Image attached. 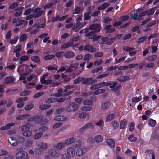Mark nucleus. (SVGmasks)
<instances>
[{"mask_svg": "<svg viewBox=\"0 0 159 159\" xmlns=\"http://www.w3.org/2000/svg\"><path fill=\"white\" fill-rule=\"evenodd\" d=\"M104 30H106V33L110 34L114 32L115 29L114 27H112V25L111 24L107 25L104 29Z\"/></svg>", "mask_w": 159, "mask_h": 159, "instance_id": "0eeeda50", "label": "nucleus"}, {"mask_svg": "<svg viewBox=\"0 0 159 159\" xmlns=\"http://www.w3.org/2000/svg\"><path fill=\"white\" fill-rule=\"evenodd\" d=\"M44 94L43 92H39L36 93L34 96L33 97L34 98H36L40 97Z\"/></svg>", "mask_w": 159, "mask_h": 159, "instance_id": "052dcab7", "label": "nucleus"}, {"mask_svg": "<svg viewBox=\"0 0 159 159\" xmlns=\"http://www.w3.org/2000/svg\"><path fill=\"white\" fill-rule=\"evenodd\" d=\"M32 132L31 130H28L24 131L22 134L24 136L26 137H30L32 134Z\"/></svg>", "mask_w": 159, "mask_h": 159, "instance_id": "c9c22d12", "label": "nucleus"}, {"mask_svg": "<svg viewBox=\"0 0 159 159\" xmlns=\"http://www.w3.org/2000/svg\"><path fill=\"white\" fill-rule=\"evenodd\" d=\"M129 79L128 76H122L118 78L117 80L120 82H124L128 80Z\"/></svg>", "mask_w": 159, "mask_h": 159, "instance_id": "2f4dec72", "label": "nucleus"}, {"mask_svg": "<svg viewBox=\"0 0 159 159\" xmlns=\"http://www.w3.org/2000/svg\"><path fill=\"white\" fill-rule=\"evenodd\" d=\"M65 143L61 142L57 143V144L54 145V147L55 148H57L59 150H61L65 146Z\"/></svg>", "mask_w": 159, "mask_h": 159, "instance_id": "a878e982", "label": "nucleus"}, {"mask_svg": "<svg viewBox=\"0 0 159 159\" xmlns=\"http://www.w3.org/2000/svg\"><path fill=\"white\" fill-rule=\"evenodd\" d=\"M126 58V57H122L118 59H117V58L115 59V64H117L120 63V62L124 61Z\"/></svg>", "mask_w": 159, "mask_h": 159, "instance_id": "a18cd8bd", "label": "nucleus"}, {"mask_svg": "<svg viewBox=\"0 0 159 159\" xmlns=\"http://www.w3.org/2000/svg\"><path fill=\"white\" fill-rule=\"evenodd\" d=\"M159 134L157 133H152L151 134V139H157L159 137Z\"/></svg>", "mask_w": 159, "mask_h": 159, "instance_id": "774afa93", "label": "nucleus"}, {"mask_svg": "<svg viewBox=\"0 0 159 159\" xmlns=\"http://www.w3.org/2000/svg\"><path fill=\"white\" fill-rule=\"evenodd\" d=\"M97 82V80H93L92 78L90 77L85 79V80L82 81L81 83L82 84H86L87 85H89L96 83Z\"/></svg>", "mask_w": 159, "mask_h": 159, "instance_id": "423d86ee", "label": "nucleus"}, {"mask_svg": "<svg viewBox=\"0 0 159 159\" xmlns=\"http://www.w3.org/2000/svg\"><path fill=\"white\" fill-rule=\"evenodd\" d=\"M98 83L100 88L104 86H108L110 85V83H107V82H102Z\"/></svg>", "mask_w": 159, "mask_h": 159, "instance_id": "09e8293b", "label": "nucleus"}, {"mask_svg": "<svg viewBox=\"0 0 159 159\" xmlns=\"http://www.w3.org/2000/svg\"><path fill=\"white\" fill-rule=\"evenodd\" d=\"M91 16H92L91 15L90 16L85 13H84V14L83 20H89L91 18Z\"/></svg>", "mask_w": 159, "mask_h": 159, "instance_id": "e2e57ef3", "label": "nucleus"}, {"mask_svg": "<svg viewBox=\"0 0 159 159\" xmlns=\"http://www.w3.org/2000/svg\"><path fill=\"white\" fill-rule=\"evenodd\" d=\"M44 11L41 10L40 8L37 7L35 8L33 11V13L35 14H32L30 15L31 18H37L40 17L43 13Z\"/></svg>", "mask_w": 159, "mask_h": 159, "instance_id": "f257e3e1", "label": "nucleus"}, {"mask_svg": "<svg viewBox=\"0 0 159 159\" xmlns=\"http://www.w3.org/2000/svg\"><path fill=\"white\" fill-rule=\"evenodd\" d=\"M103 62L102 59L96 60L94 62L93 64L95 66H98L100 65Z\"/></svg>", "mask_w": 159, "mask_h": 159, "instance_id": "13d9d810", "label": "nucleus"}, {"mask_svg": "<svg viewBox=\"0 0 159 159\" xmlns=\"http://www.w3.org/2000/svg\"><path fill=\"white\" fill-rule=\"evenodd\" d=\"M55 56L53 54H49L44 57L43 58L45 60H49L53 59Z\"/></svg>", "mask_w": 159, "mask_h": 159, "instance_id": "37998d69", "label": "nucleus"}, {"mask_svg": "<svg viewBox=\"0 0 159 159\" xmlns=\"http://www.w3.org/2000/svg\"><path fill=\"white\" fill-rule=\"evenodd\" d=\"M129 18V16L128 15H125L120 16L119 18V20H120L122 22H124L128 20Z\"/></svg>", "mask_w": 159, "mask_h": 159, "instance_id": "de8ad7c7", "label": "nucleus"}, {"mask_svg": "<svg viewBox=\"0 0 159 159\" xmlns=\"http://www.w3.org/2000/svg\"><path fill=\"white\" fill-rule=\"evenodd\" d=\"M115 115L114 114H109L106 117L105 121L107 122H110L113 120L115 117Z\"/></svg>", "mask_w": 159, "mask_h": 159, "instance_id": "a211bd4d", "label": "nucleus"}, {"mask_svg": "<svg viewBox=\"0 0 159 159\" xmlns=\"http://www.w3.org/2000/svg\"><path fill=\"white\" fill-rule=\"evenodd\" d=\"M15 125V123H11L7 124L6 125L1 127L0 129L1 130H4L9 129L11 127Z\"/></svg>", "mask_w": 159, "mask_h": 159, "instance_id": "ddd939ff", "label": "nucleus"}, {"mask_svg": "<svg viewBox=\"0 0 159 159\" xmlns=\"http://www.w3.org/2000/svg\"><path fill=\"white\" fill-rule=\"evenodd\" d=\"M91 55L89 53L86 54L84 56L83 59V60L85 61H89L91 59Z\"/></svg>", "mask_w": 159, "mask_h": 159, "instance_id": "864d4df0", "label": "nucleus"}, {"mask_svg": "<svg viewBox=\"0 0 159 159\" xmlns=\"http://www.w3.org/2000/svg\"><path fill=\"white\" fill-rule=\"evenodd\" d=\"M64 51H59L56 53V57L58 58H62L64 56Z\"/></svg>", "mask_w": 159, "mask_h": 159, "instance_id": "ea45409f", "label": "nucleus"}, {"mask_svg": "<svg viewBox=\"0 0 159 159\" xmlns=\"http://www.w3.org/2000/svg\"><path fill=\"white\" fill-rule=\"evenodd\" d=\"M76 140V138L74 137H71L66 139L65 141V143L67 145H69L73 143Z\"/></svg>", "mask_w": 159, "mask_h": 159, "instance_id": "aec40b11", "label": "nucleus"}, {"mask_svg": "<svg viewBox=\"0 0 159 159\" xmlns=\"http://www.w3.org/2000/svg\"><path fill=\"white\" fill-rule=\"evenodd\" d=\"M78 105L74 102L70 103L69 106L66 108L68 112H73L75 111L78 108Z\"/></svg>", "mask_w": 159, "mask_h": 159, "instance_id": "20e7f679", "label": "nucleus"}, {"mask_svg": "<svg viewBox=\"0 0 159 159\" xmlns=\"http://www.w3.org/2000/svg\"><path fill=\"white\" fill-rule=\"evenodd\" d=\"M15 80L13 77L8 76L5 78L4 81L6 84H9L13 82Z\"/></svg>", "mask_w": 159, "mask_h": 159, "instance_id": "f3484780", "label": "nucleus"}, {"mask_svg": "<svg viewBox=\"0 0 159 159\" xmlns=\"http://www.w3.org/2000/svg\"><path fill=\"white\" fill-rule=\"evenodd\" d=\"M105 90L104 89H100L96 90L93 92V94L94 95H98L100 94H102L104 93L105 92Z\"/></svg>", "mask_w": 159, "mask_h": 159, "instance_id": "e433bc0d", "label": "nucleus"}, {"mask_svg": "<svg viewBox=\"0 0 159 159\" xmlns=\"http://www.w3.org/2000/svg\"><path fill=\"white\" fill-rule=\"evenodd\" d=\"M107 83H110L109 87L110 88H114L115 87L117 84L118 83L116 81H109Z\"/></svg>", "mask_w": 159, "mask_h": 159, "instance_id": "c03bdc74", "label": "nucleus"}, {"mask_svg": "<svg viewBox=\"0 0 159 159\" xmlns=\"http://www.w3.org/2000/svg\"><path fill=\"white\" fill-rule=\"evenodd\" d=\"M67 153L70 157H73L75 153L74 148L72 147L69 148L67 150Z\"/></svg>", "mask_w": 159, "mask_h": 159, "instance_id": "9d476101", "label": "nucleus"}, {"mask_svg": "<svg viewBox=\"0 0 159 159\" xmlns=\"http://www.w3.org/2000/svg\"><path fill=\"white\" fill-rule=\"evenodd\" d=\"M81 11V8L80 7H76L73 11V13L75 14H78Z\"/></svg>", "mask_w": 159, "mask_h": 159, "instance_id": "8fccbe9b", "label": "nucleus"}, {"mask_svg": "<svg viewBox=\"0 0 159 159\" xmlns=\"http://www.w3.org/2000/svg\"><path fill=\"white\" fill-rule=\"evenodd\" d=\"M94 140L97 142L100 143L103 140L102 136L100 135L96 136L94 137Z\"/></svg>", "mask_w": 159, "mask_h": 159, "instance_id": "f704fd0d", "label": "nucleus"}, {"mask_svg": "<svg viewBox=\"0 0 159 159\" xmlns=\"http://www.w3.org/2000/svg\"><path fill=\"white\" fill-rule=\"evenodd\" d=\"M18 6V3L17 2H14L10 5L8 7L9 8L11 9H15Z\"/></svg>", "mask_w": 159, "mask_h": 159, "instance_id": "0e129e2a", "label": "nucleus"}, {"mask_svg": "<svg viewBox=\"0 0 159 159\" xmlns=\"http://www.w3.org/2000/svg\"><path fill=\"white\" fill-rule=\"evenodd\" d=\"M107 37H105L102 38L99 41V44H105L106 43V41L107 39Z\"/></svg>", "mask_w": 159, "mask_h": 159, "instance_id": "4d7b16f0", "label": "nucleus"}, {"mask_svg": "<svg viewBox=\"0 0 159 159\" xmlns=\"http://www.w3.org/2000/svg\"><path fill=\"white\" fill-rule=\"evenodd\" d=\"M75 54L74 52L71 50L67 51L64 54V56L66 58H73Z\"/></svg>", "mask_w": 159, "mask_h": 159, "instance_id": "1a4fd4ad", "label": "nucleus"}, {"mask_svg": "<svg viewBox=\"0 0 159 159\" xmlns=\"http://www.w3.org/2000/svg\"><path fill=\"white\" fill-rule=\"evenodd\" d=\"M31 60L33 62L39 64L41 63V60L39 57L37 56H33L31 57Z\"/></svg>", "mask_w": 159, "mask_h": 159, "instance_id": "4468645a", "label": "nucleus"}, {"mask_svg": "<svg viewBox=\"0 0 159 159\" xmlns=\"http://www.w3.org/2000/svg\"><path fill=\"white\" fill-rule=\"evenodd\" d=\"M28 37L27 35L26 34H22L20 39V40L21 42H24L26 39H27Z\"/></svg>", "mask_w": 159, "mask_h": 159, "instance_id": "49530a36", "label": "nucleus"}, {"mask_svg": "<svg viewBox=\"0 0 159 159\" xmlns=\"http://www.w3.org/2000/svg\"><path fill=\"white\" fill-rule=\"evenodd\" d=\"M81 23L80 22H76L75 25L72 27V30L75 32H77L78 31L77 29L80 26Z\"/></svg>", "mask_w": 159, "mask_h": 159, "instance_id": "4c0bfd02", "label": "nucleus"}, {"mask_svg": "<svg viewBox=\"0 0 159 159\" xmlns=\"http://www.w3.org/2000/svg\"><path fill=\"white\" fill-rule=\"evenodd\" d=\"M34 78L36 79L37 78V76L34 74H31L27 77V80L28 81H30Z\"/></svg>", "mask_w": 159, "mask_h": 159, "instance_id": "6e6d98bb", "label": "nucleus"}, {"mask_svg": "<svg viewBox=\"0 0 159 159\" xmlns=\"http://www.w3.org/2000/svg\"><path fill=\"white\" fill-rule=\"evenodd\" d=\"M22 66H24L25 70L28 71L30 73L32 72L33 71V70L30 68V66L28 65L25 64H23L21 65L20 67H22Z\"/></svg>", "mask_w": 159, "mask_h": 159, "instance_id": "c85d7f7f", "label": "nucleus"}, {"mask_svg": "<svg viewBox=\"0 0 159 159\" xmlns=\"http://www.w3.org/2000/svg\"><path fill=\"white\" fill-rule=\"evenodd\" d=\"M128 139L131 142H135L137 140V138L136 137H134V134H132L130 135L128 138Z\"/></svg>", "mask_w": 159, "mask_h": 159, "instance_id": "c756f323", "label": "nucleus"}, {"mask_svg": "<svg viewBox=\"0 0 159 159\" xmlns=\"http://www.w3.org/2000/svg\"><path fill=\"white\" fill-rule=\"evenodd\" d=\"M127 121L125 119H124L121 120L120 125V129H124L127 125Z\"/></svg>", "mask_w": 159, "mask_h": 159, "instance_id": "dca6fc26", "label": "nucleus"}, {"mask_svg": "<svg viewBox=\"0 0 159 159\" xmlns=\"http://www.w3.org/2000/svg\"><path fill=\"white\" fill-rule=\"evenodd\" d=\"M16 157L17 159H28V153L22 150H20L16 154Z\"/></svg>", "mask_w": 159, "mask_h": 159, "instance_id": "f03ea898", "label": "nucleus"}, {"mask_svg": "<svg viewBox=\"0 0 159 159\" xmlns=\"http://www.w3.org/2000/svg\"><path fill=\"white\" fill-rule=\"evenodd\" d=\"M66 119V118L64 116H58L55 117L54 120L57 121H60L65 120Z\"/></svg>", "mask_w": 159, "mask_h": 159, "instance_id": "bb28decb", "label": "nucleus"}, {"mask_svg": "<svg viewBox=\"0 0 159 159\" xmlns=\"http://www.w3.org/2000/svg\"><path fill=\"white\" fill-rule=\"evenodd\" d=\"M142 98L141 97H133L132 99V101L133 102H137L142 100Z\"/></svg>", "mask_w": 159, "mask_h": 159, "instance_id": "69168bd1", "label": "nucleus"}, {"mask_svg": "<svg viewBox=\"0 0 159 159\" xmlns=\"http://www.w3.org/2000/svg\"><path fill=\"white\" fill-rule=\"evenodd\" d=\"M90 30H94L95 33L99 32L101 30V25L97 23H94L91 25L89 26Z\"/></svg>", "mask_w": 159, "mask_h": 159, "instance_id": "7ed1b4c3", "label": "nucleus"}, {"mask_svg": "<svg viewBox=\"0 0 159 159\" xmlns=\"http://www.w3.org/2000/svg\"><path fill=\"white\" fill-rule=\"evenodd\" d=\"M34 107V105L33 104H30L26 105L25 109V110H30L32 109Z\"/></svg>", "mask_w": 159, "mask_h": 159, "instance_id": "5fc2aeb1", "label": "nucleus"}, {"mask_svg": "<svg viewBox=\"0 0 159 159\" xmlns=\"http://www.w3.org/2000/svg\"><path fill=\"white\" fill-rule=\"evenodd\" d=\"M110 4L107 2L104 3L102 5H100L98 8V10H102L107 8L110 6Z\"/></svg>", "mask_w": 159, "mask_h": 159, "instance_id": "6ab92c4d", "label": "nucleus"}, {"mask_svg": "<svg viewBox=\"0 0 159 159\" xmlns=\"http://www.w3.org/2000/svg\"><path fill=\"white\" fill-rule=\"evenodd\" d=\"M157 58V56L156 55H153L148 57L147 60L149 61L152 62L156 60Z\"/></svg>", "mask_w": 159, "mask_h": 159, "instance_id": "72a5a7b5", "label": "nucleus"}, {"mask_svg": "<svg viewBox=\"0 0 159 159\" xmlns=\"http://www.w3.org/2000/svg\"><path fill=\"white\" fill-rule=\"evenodd\" d=\"M51 107V105L47 104L41 105L39 106V109L41 110L47 109Z\"/></svg>", "mask_w": 159, "mask_h": 159, "instance_id": "393cba45", "label": "nucleus"}, {"mask_svg": "<svg viewBox=\"0 0 159 159\" xmlns=\"http://www.w3.org/2000/svg\"><path fill=\"white\" fill-rule=\"evenodd\" d=\"M146 37L145 36H142L138 39L137 43L138 44L141 43H143L145 40Z\"/></svg>", "mask_w": 159, "mask_h": 159, "instance_id": "3c124183", "label": "nucleus"}, {"mask_svg": "<svg viewBox=\"0 0 159 159\" xmlns=\"http://www.w3.org/2000/svg\"><path fill=\"white\" fill-rule=\"evenodd\" d=\"M135 126V123L134 122H131L130 125V128L129 129V130L130 132L133 131L134 129V127Z\"/></svg>", "mask_w": 159, "mask_h": 159, "instance_id": "680f3d73", "label": "nucleus"}, {"mask_svg": "<svg viewBox=\"0 0 159 159\" xmlns=\"http://www.w3.org/2000/svg\"><path fill=\"white\" fill-rule=\"evenodd\" d=\"M107 144L110 146L111 148H114L115 147V142L112 139H108L106 141Z\"/></svg>", "mask_w": 159, "mask_h": 159, "instance_id": "2eb2a0df", "label": "nucleus"}, {"mask_svg": "<svg viewBox=\"0 0 159 159\" xmlns=\"http://www.w3.org/2000/svg\"><path fill=\"white\" fill-rule=\"evenodd\" d=\"M145 152L146 153H148L149 155L152 154V157L151 159H155V152L153 150L147 149L145 151Z\"/></svg>", "mask_w": 159, "mask_h": 159, "instance_id": "5701e85b", "label": "nucleus"}, {"mask_svg": "<svg viewBox=\"0 0 159 159\" xmlns=\"http://www.w3.org/2000/svg\"><path fill=\"white\" fill-rule=\"evenodd\" d=\"M134 47H129L128 46H125L123 48V49L124 51L127 52H130L131 51L135 49Z\"/></svg>", "mask_w": 159, "mask_h": 159, "instance_id": "79ce46f5", "label": "nucleus"}, {"mask_svg": "<svg viewBox=\"0 0 159 159\" xmlns=\"http://www.w3.org/2000/svg\"><path fill=\"white\" fill-rule=\"evenodd\" d=\"M93 125L92 123H88L85 125L82 128H81L80 129V132L83 133L86 129L92 127Z\"/></svg>", "mask_w": 159, "mask_h": 159, "instance_id": "9b49d317", "label": "nucleus"}, {"mask_svg": "<svg viewBox=\"0 0 159 159\" xmlns=\"http://www.w3.org/2000/svg\"><path fill=\"white\" fill-rule=\"evenodd\" d=\"M84 50L92 53L96 51V48L91 45H87L84 46Z\"/></svg>", "mask_w": 159, "mask_h": 159, "instance_id": "6e6552de", "label": "nucleus"}, {"mask_svg": "<svg viewBox=\"0 0 159 159\" xmlns=\"http://www.w3.org/2000/svg\"><path fill=\"white\" fill-rule=\"evenodd\" d=\"M43 120V117L42 115L35 116V123L36 124L40 123Z\"/></svg>", "mask_w": 159, "mask_h": 159, "instance_id": "412c9836", "label": "nucleus"}, {"mask_svg": "<svg viewBox=\"0 0 159 159\" xmlns=\"http://www.w3.org/2000/svg\"><path fill=\"white\" fill-rule=\"evenodd\" d=\"M148 124L152 127H154L156 124V121L151 118H150L148 120Z\"/></svg>", "mask_w": 159, "mask_h": 159, "instance_id": "7c9ffc66", "label": "nucleus"}, {"mask_svg": "<svg viewBox=\"0 0 159 159\" xmlns=\"http://www.w3.org/2000/svg\"><path fill=\"white\" fill-rule=\"evenodd\" d=\"M87 116H88V113L85 112H82L79 114V117L81 118H86Z\"/></svg>", "mask_w": 159, "mask_h": 159, "instance_id": "338daca9", "label": "nucleus"}, {"mask_svg": "<svg viewBox=\"0 0 159 159\" xmlns=\"http://www.w3.org/2000/svg\"><path fill=\"white\" fill-rule=\"evenodd\" d=\"M48 146V144L46 143L41 142L38 145V146L43 149H45L47 148Z\"/></svg>", "mask_w": 159, "mask_h": 159, "instance_id": "58836bf2", "label": "nucleus"}, {"mask_svg": "<svg viewBox=\"0 0 159 159\" xmlns=\"http://www.w3.org/2000/svg\"><path fill=\"white\" fill-rule=\"evenodd\" d=\"M33 144L32 141L30 140H27L25 143V145L26 147L31 146Z\"/></svg>", "mask_w": 159, "mask_h": 159, "instance_id": "bf43d9fd", "label": "nucleus"}, {"mask_svg": "<svg viewBox=\"0 0 159 159\" xmlns=\"http://www.w3.org/2000/svg\"><path fill=\"white\" fill-rule=\"evenodd\" d=\"M110 106V104L109 102L108 101L102 104L101 107V109L102 110H106L109 108Z\"/></svg>", "mask_w": 159, "mask_h": 159, "instance_id": "cd10ccee", "label": "nucleus"}, {"mask_svg": "<svg viewBox=\"0 0 159 159\" xmlns=\"http://www.w3.org/2000/svg\"><path fill=\"white\" fill-rule=\"evenodd\" d=\"M85 80V79L84 77H79L74 80L73 83L74 84H77L80 82L84 81Z\"/></svg>", "mask_w": 159, "mask_h": 159, "instance_id": "4be33fe9", "label": "nucleus"}, {"mask_svg": "<svg viewBox=\"0 0 159 159\" xmlns=\"http://www.w3.org/2000/svg\"><path fill=\"white\" fill-rule=\"evenodd\" d=\"M74 42H67L66 43L63 44L61 46V48L62 49H65L70 47L72 48L75 47L79 45V43H77L75 44Z\"/></svg>", "mask_w": 159, "mask_h": 159, "instance_id": "39448f33", "label": "nucleus"}, {"mask_svg": "<svg viewBox=\"0 0 159 159\" xmlns=\"http://www.w3.org/2000/svg\"><path fill=\"white\" fill-rule=\"evenodd\" d=\"M86 150L84 148H81L79 149L76 152V155L77 156H81L83 155Z\"/></svg>", "mask_w": 159, "mask_h": 159, "instance_id": "b1692460", "label": "nucleus"}, {"mask_svg": "<svg viewBox=\"0 0 159 159\" xmlns=\"http://www.w3.org/2000/svg\"><path fill=\"white\" fill-rule=\"evenodd\" d=\"M95 34L96 33L94 31H91L87 33L85 36L88 37L90 39H93L94 38Z\"/></svg>", "mask_w": 159, "mask_h": 159, "instance_id": "473e14b6", "label": "nucleus"}, {"mask_svg": "<svg viewBox=\"0 0 159 159\" xmlns=\"http://www.w3.org/2000/svg\"><path fill=\"white\" fill-rule=\"evenodd\" d=\"M116 40V38L115 37L112 38L107 40L106 43L108 45L111 44Z\"/></svg>", "mask_w": 159, "mask_h": 159, "instance_id": "a19ab883", "label": "nucleus"}, {"mask_svg": "<svg viewBox=\"0 0 159 159\" xmlns=\"http://www.w3.org/2000/svg\"><path fill=\"white\" fill-rule=\"evenodd\" d=\"M102 69L103 67L102 66H99L95 69L91 71V72L92 74L97 73L102 70Z\"/></svg>", "mask_w": 159, "mask_h": 159, "instance_id": "603ef678", "label": "nucleus"}, {"mask_svg": "<svg viewBox=\"0 0 159 159\" xmlns=\"http://www.w3.org/2000/svg\"><path fill=\"white\" fill-rule=\"evenodd\" d=\"M49 152H51V156L53 157H57L60 155V152L57 150L51 149Z\"/></svg>", "mask_w": 159, "mask_h": 159, "instance_id": "f8f14e48", "label": "nucleus"}]
</instances>
